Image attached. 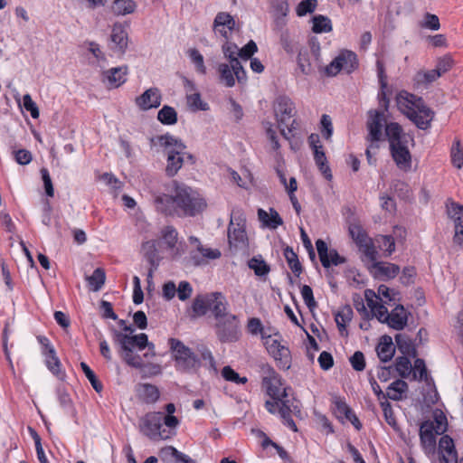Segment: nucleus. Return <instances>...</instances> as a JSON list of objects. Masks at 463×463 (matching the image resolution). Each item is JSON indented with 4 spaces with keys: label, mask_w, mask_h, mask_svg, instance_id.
I'll return each instance as SVG.
<instances>
[{
    "label": "nucleus",
    "mask_w": 463,
    "mask_h": 463,
    "mask_svg": "<svg viewBox=\"0 0 463 463\" xmlns=\"http://www.w3.org/2000/svg\"><path fill=\"white\" fill-rule=\"evenodd\" d=\"M156 210L165 215L195 216L207 207L204 197L195 189L177 181L152 192Z\"/></svg>",
    "instance_id": "1"
},
{
    "label": "nucleus",
    "mask_w": 463,
    "mask_h": 463,
    "mask_svg": "<svg viewBox=\"0 0 463 463\" xmlns=\"http://www.w3.org/2000/svg\"><path fill=\"white\" fill-rule=\"evenodd\" d=\"M115 340L120 345V355L123 361L133 368L143 369L144 367L142 357L133 351L135 347L138 350L147 347L148 351L144 354L146 358L156 354L154 344L148 342L147 335L144 333L129 335L127 333L116 332Z\"/></svg>",
    "instance_id": "2"
},
{
    "label": "nucleus",
    "mask_w": 463,
    "mask_h": 463,
    "mask_svg": "<svg viewBox=\"0 0 463 463\" xmlns=\"http://www.w3.org/2000/svg\"><path fill=\"white\" fill-rule=\"evenodd\" d=\"M396 103L399 110L419 128L427 129L430 127L434 112L421 98L401 91L396 97Z\"/></svg>",
    "instance_id": "3"
},
{
    "label": "nucleus",
    "mask_w": 463,
    "mask_h": 463,
    "mask_svg": "<svg viewBox=\"0 0 463 463\" xmlns=\"http://www.w3.org/2000/svg\"><path fill=\"white\" fill-rule=\"evenodd\" d=\"M154 142L162 149L166 158L165 174L167 176L173 177L178 173L184 165L185 156L192 157L186 153V146L182 140L170 134L158 136Z\"/></svg>",
    "instance_id": "4"
},
{
    "label": "nucleus",
    "mask_w": 463,
    "mask_h": 463,
    "mask_svg": "<svg viewBox=\"0 0 463 463\" xmlns=\"http://www.w3.org/2000/svg\"><path fill=\"white\" fill-rule=\"evenodd\" d=\"M140 431L152 440H165L176 434L164 424V412L151 411L145 414L139 421Z\"/></svg>",
    "instance_id": "5"
},
{
    "label": "nucleus",
    "mask_w": 463,
    "mask_h": 463,
    "mask_svg": "<svg viewBox=\"0 0 463 463\" xmlns=\"http://www.w3.org/2000/svg\"><path fill=\"white\" fill-rule=\"evenodd\" d=\"M169 344L177 370L194 372L201 366L199 358L181 341L171 338Z\"/></svg>",
    "instance_id": "6"
},
{
    "label": "nucleus",
    "mask_w": 463,
    "mask_h": 463,
    "mask_svg": "<svg viewBox=\"0 0 463 463\" xmlns=\"http://www.w3.org/2000/svg\"><path fill=\"white\" fill-rule=\"evenodd\" d=\"M266 409L270 413L279 412L282 418L284 424L293 431H297V425L291 418V414H298L300 412L299 402L296 399H272L265 402Z\"/></svg>",
    "instance_id": "7"
},
{
    "label": "nucleus",
    "mask_w": 463,
    "mask_h": 463,
    "mask_svg": "<svg viewBox=\"0 0 463 463\" xmlns=\"http://www.w3.org/2000/svg\"><path fill=\"white\" fill-rule=\"evenodd\" d=\"M357 67V55L352 51L342 50L328 65L323 68L322 71L327 77H335L340 72L349 74Z\"/></svg>",
    "instance_id": "8"
},
{
    "label": "nucleus",
    "mask_w": 463,
    "mask_h": 463,
    "mask_svg": "<svg viewBox=\"0 0 463 463\" xmlns=\"http://www.w3.org/2000/svg\"><path fill=\"white\" fill-rule=\"evenodd\" d=\"M274 114L280 129V133L285 138H288V134L292 131V117L294 115V103L285 96L279 97L274 103Z\"/></svg>",
    "instance_id": "9"
},
{
    "label": "nucleus",
    "mask_w": 463,
    "mask_h": 463,
    "mask_svg": "<svg viewBox=\"0 0 463 463\" xmlns=\"http://www.w3.org/2000/svg\"><path fill=\"white\" fill-rule=\"evenodd\" d=\"M372 317L394 330H402L407 326L409 312L402 305L396 306L390 313L386 307H377Z\"/></svg>",
    "instance_id": "10"
},
{
    "label": "nucleus",
    "mask_w": 463,
    "mask_h": 463,
    "mask_svg": "<svg viewBox=\"0 0 463 463\" xmlns=\"http://www.w3.org/2000/svg\"><path fill=\"white\" fill-rule=\"evenodd\" d=\"M264 345L268 353L273 357L277 365L288 370L291 365V353L288 347L282 344L279 334L264 336Z\"/></svg>",
    "instance_id": "11"
},
{
    "label": "nucleus",
    "mask_w": 463,
    "mask_h": 463,
    "mask_svg": "<svg viewBox=\"0 0 463 463\" xmlns=\"http://www.w3.org/2000/svg\"><path fill=\"white\" fill-rule=\"evenodd\" d=\"M385 121V114L383 111L372 110L369 112L367 128L369 131L368 140L371 142L366 148L365 154L369 163H371L372 150L378 148L377 143L383 138V124Z\"/></svg>",
    "instance_id": "12"
},
{
    "label": "nucleus",
    "mask_w": 463,
    "mask_h": 463,
    "mask_svg": "<svg viewBox=\"0 0 463 463\" xmlns=\"http://www.w3.org/2000/svg\"><path fill=\"white\" fill-rule=\"evenodd\" d=\"M38 343L41 345V354L44 358V363L48 370L59 379H63L65 373L61 368V363L56 354L54 346L50 340L43 335L37 336Z\"/></svg>",
    "instance_id": "13"
},
{
    "label": "nucleus",
    "mask_w": 463,
    "mask_h": 463,
    "mask_svg": "<svg viewBox=\"0 0 463 463\" xmlns=\"http://www.w3.org/2000/svg\"><path fill=\"white\" fill-rule=\"evenodd\" d=\"M228 240L231 247L243 250L248 246V237L245 232L244 220L239 214L234 213L231 216V222L228 228Z\"/></svg>",
    "instance_id": "14"
},
{
    "label": "nucleus",
    "mask_w": 463,
    "mask_h": 463,
    "mask_svg": "<svg viewBox=\"0 0 463 463\" xmlns=\"http://www.w3.org/2000/svg\"><path fill=\"white\" fill-rule=\"evenodd\" d=\"M216 334L222 342H234L239 338V321L230 314L216 321Z\"/></svg>",
    "instance_id": "15"
},
{
    "label": "nucleus",
    "mask_w": 463,
    "mask_h": 463,
    "mask_svg": "<svg viewBox=\"0 0 463 463\" xmlns=\"http://www.w3.org/2000/svg\"><path fill=\"white\" fill-rule=\"evenodd\" d=\"M189 241L194 247V250L190 252V258L195 266L205 264L209 260H217L222 255L218 249L203 245L196 237L191 236Z\"/></svg>",
    "instance_id": "16"
},
{
    "label": "nucleus",
    "mask_w": 463,
    "mask_h": 463,
    "mask_svg": "<svg viewBox=\"0 0 463 463\" xmlns=\"http://www.w3.org/2000/svg\"><path fill=\"white\" fill-rule=\"evenodd\" d=\"M393 295V290L385 285L379 286L377 293L372 289H366L364 291V298L367 307L371 309L372 316H373L374 307L375 308L377 307H385L388 302L394 299Z\"/></svg>",
    "instance_id": "17"
},
{
    "label": "nucleus",
    "mask_w": 463,
    "mask_h": 463,
    "mask_svg": "<svg viewBox=\"0 0 463 463\" xmlns=\"http://www.w3.org/2000/svg\"><path fill=\"white\" fill-rule=\"evenodd\" d=\"M263 384L272 399H290L288 393V389L284 386L280 377L273 370H270L269 374L263 378Z\"/></svg>",
    "instance_id": "18"
},
{
    "label": "nucleus",
    "mask_w": 463,
    "mask_h": 463,
    "mask_svg": "<svg viewBox=\"0 0 463 463\" xmlns=\"http://www.w3.org/2000/svg\"><path fill=\"white\" fill-rule=\"evenodd\" d=\"M161 91L156 87L146 90L141 95L135 99L136 106L144 111L158 108L161 105Z\"/></svg>",
    "instance_id": "19"
},
{
    "label": "nucleus",
    "mask_w": 463,
    "mask_h": 463,
    "mask_svg": "<svg viewBox=\"0 0 463 463\" xmlns=\"http://www.w3.org/2000/svg\"><path fill=\"white\" fill-rule=\"evenodd\" d=\"M128 70L127 66L114 67L104 71L101 80L109 89H117L127 81Z\"/></svg>",
    "instance_id": "20"
},
{
    "label": "nucleus",
    "mask_w": 463,
    "mask_h": 463,
    "mask_svg": "<svg viewBox=\"0 0 463 463\" xmlns=\"http://www.w3.org/2000/svg\"><path fill=\"white\" fill-rule=\"evenodd\" d=\"M316 246L320 261L325 268L337 266L345 262V259L335 250H328L326 243L323 240H317Z\"/></svg>",
    "instance_id": "21"
},
{
    "label": "nucleus",
    "mask_w": 463,
    "mask_h": 463,
    "mask_svg": "<svg viewBox=\"0 0 463 463\" xmlns=\"http://www.w3.org/2000/svg\"><path fill=\"white\" fill-rule=\"evenodd\" d=\"M183 82L189 108L194 111L207 110L209 106L206 102L202 100L200 93L197 92L195 83L185 77L183 79Z\"/></svg>",
    "instance_id": "22"
},
{
    "label": "nucleus",
    "mask_w": 463,
    "mask_h": 463,
    "mask_svg": "<svg viewBox=\"0 0 463 463\" xmlns=\"http://www.w3.org/2000/svg\"><path fill=\"white\" fill-rule=\"evenodd\" d=\"M218 71L220 73L221 81L229 88H232L235 85L236 80L239 83H245L247 80L246 71L243 70V75L241 76L239 70L235 69L234 64L231 63H221L218 67Z\"/></svg>",
    "instance_id": "23"
},
{
    "label": "nucleus",
    "mask_w": 463,
    "mask_h": 463,
    "mask_svg": "<svg viewBox=\"0 0 463 463\" xmlns=\"http://www.w3.org/2000/svg\"><path fill=\"white\" fill-rule=\"evenodd\" d=\"M234 18L226 12H220L216 14L213 21V31L225 39H228L235 27Z\"/></svg>",
    "instance_id": "24"
},
{
    "label": "nucleus",
    "mask_w": 463,
    "mask_h": 463,
    "mask_svg": "<svg viewBox=\"0 0 463 463\" xmlns=\"http://www.w3.org/2000/svg\"><path fill=\"white\" fill-rule=\"evenodd\" d=\"M391 153L397 166L403 171H409L411 167V156L407 147V143H400L397 146H390Z\"/></svg>",
    "instance_id": "25"
},
{
    "label": "nucleus",
    "mask_w": 463,
    "mask_h": 463,
    "mask_svg": "<svg viewBox=\"0 0 463 463\" xmlns=\"http://www.w3.org/2000/svg\"><path fill=\"white\" fill-rule=\"evenodd\" d=\"M440 463H458V453L453 439L444 435L439 441Z\"/></svg>",
    "instance_id": "26"
},
{
    "label": "nucleus",
    "mask_w": 463,
    "mask_h": 463,
    "mask_svg": "<svg viewBox=\"0 0 463 463\" xmlns=\"http://www.w3.org/2000/svg\"><path fill=\"white\" fill-rule=\"evenodd\" d=\"M436 430L434 422L426 420L420 424V443L426 452H431L436 445Z\"/></svg>",
    "instance_id": "27"
},
{
    "label": "nucleus",
    "mask_w": 463,
    "mask_h": 463,
    "mask_svg": "<svg viewBox=\"0 0 463 463\" xmlns=\"http://www.w3.org/2000/svg\"><path fill=\"white\" fill-rule=\"evenodd\" d=\"M209 303V311L213 313L216 321L231 314L227 310L228 302L226 300V298L222 293H210Z\"/></svg>",
    "instance_id": "28"
},
{
    "label": "nucleus",
    "mask_w": 463,
    "mask_h": 463,
    "mask_svg": "<svg viewBox=\"0 0 463 463\" xmlns=\"http://www.w3.org/2000/svg\"><path fill=\"white\" fill-rule=\"evenodd\" d=\"M110 48L115 52L123 53L128 47V33L126 27L119 23L113 25L110 34Z\"/></svg>",
    "instance_id": "29"
},
{
    "label": "nucleus",
    "mask_w": 463,
    "mask_h": 463,
    "mask_svg": "<svg viewBox=\"0 0 463 463\" xmlns=\"http://www.w3.org/2000/svg\"><path fill=\"white\" fill-rule=\"evenodd\" d=\"M385 127V136L388 138L390 146H397L400 143H408L410 137H408L402 127L396 122L387 123L383 122V127Z\"/></svg>",
    "instance_id": "30"
},
{
    "label": "nucleus",
    "mask_w": 463,
    "mask_h": 463,
    "mask_svg": "<svg viewBox=\"0 0 463 463\" xmlns=\"http://www.w3.org/2000/svg\"><path fill=\"white\" fill-rule=\"evenodd\" d=\"M161 235L167 248L173 250V255L181 256L184 253L182 244L179 243L177 245L178 232L173 226L165 227L161 232Z\"/></svg>",
    "instance_id": "31"
},
{
    "label": "nucleus",
    "mask_w": 463,
    "mask_h": 463,
    "mask_svg": "<svg viewBox=\"0 0 463 463\" xmlns=\"http://www.w3.org/2000/svg\"><path fill=\"white\" fill-rule=\"evenodd\" d=\"M258 217L262 225L270 230H276L279 226L283 224L282 218L273 208H269V211L259 209Z\"/></svg>",
    "instance_id": "32"
},
{
    "label": "nucleus",
    "mask_w": 463,
    "mask_h": 463,
    "mask_svg": "<svg viewBox=\"0 0 463 463\" xmlns=\"http://www.w3.org/2000/svg\"><path fill=\"white\" fill-rule=\"evenodd\" d=\"M370 269L376 277L383 279H392L400 272L398 265L383 261L373 263Z\"/></svg>",
    "instance_id": "33"
},
{
    "label": "nucleus",
    "mask_w": 463,
    "mask_h": 463,
    "mask_svg": "<svg viewBox=\"0 0 463 463\" xmlns=\"http://www.w3.org/2000/svg\"><path fill=\"white\" fill-rule=\"evenodd\" d=\"M222 49L223 55L229 61V63L234 64L235 69L239 70V75L242 76L243 67L238 59L240 57L239 47L233 43L226 42L222 45Z\"/></svg>",
    "instance_id": "34"
},
{
    "label": "nucleus",
    "mask_w": 463,
    "mask_h": 463,
    "mask_svg": "<svg viewBox=\"0 0 463 463\" xmlns=\"http://www.w3.org/2000/svg\"><path fill=\"white\" fill-rule=\"evenodd\" d=\"M395 352L392 340L390 336H383L376 346V353L379 359L385 363L390 361Z\"/></svg>",
    "instance_id": "35"
},
{
    "label": "nucleus",
    "mask_w": 463,
    "mask_h": 463,
    "mask_svg": "<svg viewBox=\"0 0 463 463\" xmlns=\"http://www.w3.org/2000/svg\"><path fill=\"white\" fill-rule=\"evenodd\" d=\"M333 404H334L335 413L336 414V416L338 418H341L343 420L344 419L348 420L352 423H354V420L358 421V419L355 416V414L353 412V411L349 408V406L346 404V402L343 399H341L339 397H335L334 399Z\"/></svg>",
    "instance_id": "36"
},
{
    "label": "nucleus",
    "mask_w": 463,
    "mask_h": 463,
    "mask_svg": "<svg viewBox=\"0 0 463 463\" xmlns=\"http://www.w3.org/2000/svg\"><path fill=\"white\" fill-rule=\"evenodd\" d=\"M271 9L277 24L283 25L289 12L288 0H271Z\"/></svg>",
    "instance_id": "37"
},
{
    "label": "nucleus",
    "mask_w": 463,
    "mask_h": 463,
    "mask_svg": "<svg viewBox=\"0 0 463 463\" xmlns=\"http://www.w3.org/2000/svg\"><path fill=\"white\" fill-rule=\"evenodd\" d=\"M110 8L115 15L123 16L134 13L137 5L134 0H114Z\"/></svg>",
    "instance_id": "38"
},
{
    "label": "nucleus",
    "mask_w": 463,
    "mask_h": 463,
    "mask_svg": "<svg viewBox=\"0 0 463 463\" xmlns=\"http://www.w3.org/2000/svg\"><path fill=\"white\" fill-rule=\"evenodd\" d=\"M137 392L140 398L146 403H155L160 395L157 387L150 383L140 384Z\"/></svg>",
    "instance_id": "39"
},
{
    "label": "nucleus",
    "mask_w": 463,
    "mask_h": 463,
    "mask_svg": "<svg viewBox=\"0 0 463 463\" xmlns=\"http://www.w3.org/2000/svg\"><path fill=\"white\" fill-rule=\"evenodd\" d=\"M314 153V159L316 162V165H317L318 169L322 173V175L325 176V178L328 181H330L333 177L331 169L329 165H327V159L325 155V152L323 150V147L316 148Z\"/></svg>",
    "instance_id": "40"
},
{
    "label": "nucleus",
    "mask_w": 463,
    "mask_h": 463,
    "mask_svg": "<svg viewBox=\"0 0 463 463\" xmlns=\"http://www.w3.org/2000/svg\"><path fill=\"white\" fill-rule=\"evenodd\" d=\"M407 390L408 384L404 381L396 380L389 385L385 396L393 401H400Z\"/></svg>",
    "instance_id": "41"
},
{
    "label": "nucleus",
    "mask_w": 463,
    "mask_h": 463,
    "mask_svg": "<svg viewBox=\"0 0 463 463\" xmlns=\"http://www.w3.org/2000/svg\"><path fill=\"white\" fill-rule=\"evenodd\" d=\"M439 77V73L435 69L430 71H419L414 75L413 80L418 87H426L437 80Z\"/></svg>",
    "instance_id": "42"
},
{
    "label": "nucleus",
    "mask_w": 463,
    "mask_h": 463,
    "mask_svg": "<svg viewBox=\"0 0 463 463\" xmlns=\"http://www.w3.org/2000/svg\"><path fill=\"white\" fill-rule=\"evenodd\" d=\"M348 231L351 238L354 240L356 245L368 241L370 239L362 227L361 223L356 220L349 223Z\"/></svg>",
    "instance_id": "43"
},
{
    "label": "nucleus",
    "mask_w": 463,
    "mask_h": 463,
    "mask_svg": "<svg viewBox=\"0 0 463 463\" xmlns=\"http://www.w3.org/2000/svg\"><path fill=\"white\" fill-rule=\"evenodd\" d=\"M353 310L350 306L342 307L335 315V320L341 333L345 331L346 325L352 320Z\"/></svg>",
    "instance_id": "44"
},
{
    "label": "nucleus",
    "mask_w": 463,
    "mask_h": 463,
    "mask_svg": "<svg viewBox=\"0 0 463 463\" xmlns=\"http://www.w3.org/2000/svg\"><path fill=\"white\" fill-rule=\"evenodd\" d=\"M297 63L302 74L311 75L314 72V67L310 60V53L307 49L298 51Z\"/></svg>",
    "instance_id": "45"
},
{
    "label": "nucleus",
    "mask_w": 463,
    "mask_h": 463,
    "mask_svg": "<svg viewBox=\"0 0 463 463\" xmlns=\"http://www.w3.org/2000/svg\"><path fill=\"white\" fill-rule=\"evenodd\" d=\"M312 31L316 33H329L332 31V23L327 16L317 14L312 18Z\"/></svg>",
    "instance_id": "46"
},
{
    "label": "nucleus",
    "mask_w": 463,
    "mask_h": 463,
    "mask_svg": "<svg viewBox=\"0 0 463 463\" xmlns=\"http://www.w3.org/2000/svg\"><path fill=\"white\" fill-rule=\"evenodd\" d=\"M248 266L258 277H265L270 271L269 266L260 256L250 259L248 262Z\"/></svg>",
    "instance_id": "47"
},
{
    "label": "nucleus",
    "mask_w": 463,
    "mask_h": 463,
    "mask_svg": "<svg viewBox=\"0 0 463 463\" xmlns=\"http://www.w3.org/2000/svg\"><path fill=\"white\" fill-rule=\"evenodd\" d=\"M357 246L359 248V250L363 253L364 260L370 262V267H373V264L377 262L376 259L378 252L375 247L373 246L372 240L369 239L368 241L361 243Z\"/></svg>",
    "instance_id": "48"
},
{
    "label": "nucleus",
    "mask_w": 463,
    "mask_h": 463,
    "mask_svg": "<svg viewBox=\"0 0 463 463\" xmlns=\"http://www.w3.org/2000/svg\"><path fill=\"white\" fill-rule=\"evenodd\" d=\"M175 410V405L174 403H167L165 406V414L164 413V424L174 431H176V429L180 424V420L174 415Z\"/></svg>",
    "instance_id": "49"
},
{
    "label": "nucleus",
    "mask_w": 463,
    "mask_h": 463,
    "mask_svg": "<svg viewBox=\"0 0 463 463\" xmlns=\"http://www.w3.org/2000/svg\"><path fill=\"white\" fill-rule=\"evenodd\" d=\"M105 279V271L100 268L96 269L93 273L87 278V281L92 291H99L104 285Z\"/></svg>",
    "instance_id": "50"
},
{
    "label": "nucleus",
    "mask_w": 463,
    "mask_h": 463,
    "mask_svg": "<svg viewBox=\"0 0 463 463\" xmlns=\"http://www.w3.org/2000/svg\"><path fill=\"white\" fill-rule=\"evenodd\" d=\"M157 119L164 125H174L177 121V113L170 106H164L157 113Z\"/></svg>",
    "instance_id": "51"
},
{
    "label": "nucleus",
    "mask_w": 463,
    "mask_h": 463,
    "mask_svg": "<svg viewBox=\"0 0 463 463\" xmlns=\"http://www.w3.org/2000/svg\"><path fill=\"white\" fill-rule=\"evenodd\" d=\"M280 43L287 53L292 54L298 50V40L288 30L281 33Z\"/></svg>",
    "instance_id": "52"
},
{
    "label": "nucleus",
    "mask_w": 463,
    "mask_h": 463,
    "mask_svg": "<svg viewBox=\"0 0 463 463\" xmlns=\"http://www.w3.org/2000/svg\"><path fill=\"white\" fill-rule=\"evenodd\" d=\"M187 55L194 64L196 71L202 75L206 74V67L204 65L203 56L195 48H191L187 51Z\"/></svg>",
    "instance_id": "53"
},
{
    "label": "nucleus",
    "mask_w": 463,
    "mask_h": 463,
    "mask_svg": "<svg viewBox=\"0 0 463 463\" xmlns=\"http://www.w3.org/2000/svg\"><path fill=\"white\" fill-rule=\"evenodd\" d=\"M393 371H396L402 378L410 377L412 371V365L410 359L405 356L397 357Z\"/></svg>",
    "instance_id": "54"
},
{
    "label": "nucleus",
    "mask_w": 463,
    "mask_h": 463,
    "mask_svg": "<svg viewBox=\"0 0 463 463\" xmlns=\"http://www.w3.org/2000/svg\"><path fill=\"white\" fill-rule=\"evenodd\" d=\"M209 294H206L195 298L192 307L196 316H203L209 311Z\"/></svg>",
    "instance_id": "55"
},
{
    "label": "nucleus",
    "mask_w": 463,
    "mask_h": 463,
    "mask_svg": "<svg viewBox=\"0 0 463 463\" xmlns=\"http://www.w3.org/2000/svg\"><path fill=\"white\" fill-rule=\"evenodd\" d=\"M445 209L448 218L452 220L457 216H463V204H460L451 198H448L445 202Z\"/></svg>",
    "instance_id": "56"
},
{
    "label": "nucleus",
    "mask_w": 463,
    "mask_h": 463,
    "mask_svg": "<svg viewBox=\"0 0 463 463\" xmlns=\"http://www.w3.org/2000/svg\"><path fill=\"white\" fill-rule=\"evenodd\" d=\"M381 250L384 252L385 256L392 255L395 250V240L392 235H381L377 239Z\"/></svg>",
    "instance_id": "57"
},
{
    "label": "nucleus",
    "mask_w": 463,
    "mask_h": 463,
    "mask_svg": "<svg viewBox=\"0 0 463 463\" xmlns=\"http://www.w3.org/2000/svg\"><path fill=\"white\" fill-rule=\"evenodd\" d=\"M248 331L253 335H260L262 340L264 341V336H271V334H268L267 331L264 329L261 321L259 318L252 317L248 321L247 325Z\"/></svg>",
    "instance_id": "58"
},
{
    "label": "nucleus",
    "mask_w": 463,
    "mask_h": 463,
    "mask_svg": "<svg viewBox=\"0 0 463 463\" xmlns=\"http://www.w3.org/2000/svg\"><path fill=\"white\" fill-rule=\"evenodd\" d=\"M421 28L438 31L440 28L439 19L436 14L426 13L423 19L419 23Z\"/></svg>",
    "instance_id": "59"
},
{
    "label": "nucleus",
    "mask_w": 463,
    "mask_h": 463,
    "mask_svg": "<svg viewBox=\"0 0 463 463\" xmlns=\"http://www.w3.org/2000/svg\"><path fill=\"white\" fill-rule=\"evenodd\" d=\"M451 162L457 168H461L463 165V150L459 140H456L451 147Z\"/></svg>",
    "instance_id": "60"
},
{
    "label": "nucleus",
    "mask_w": 463,
    "mask_h": 463,
    "mask_svg": "<svg viewBox=\"0 0 463 463\" xmlns=\"http://www.w3.org/2000/svg\"><path fill=\"white\" fill-rule=\"evenodd\" d=\"M433 417H434L433 422H434L436 433L437 434L444 433L447 430V425H448L447 418H446L445 414L441 411L436 410L433 412Z\"/></svg>",
    "instance_id": "61"
},
{
    "label": "nucleus",
    "mask_w": 463,
    "mask_h": 463,
    "mask_svg": "<svg viewBox=\"0 0 463 463\" xmlns=\"http://www.w3.org/2000/svg\"><path fill=\"white\" fill-rule=\"evenodd\" d=\"M317 5V0H302L296 8L298 16H304L315 11Z\"/></svg>",
    "instance_id": "62"
},
{
    "label": "nucleus",
    "mask_w": 463,
    "mask_h": 463,
    "mask_svg": "<svg viewBox=\"0 0 463 463\" xmlns=\"http://www.w3.org/2000/svg\"><path fill=\"white\" fill-rule=\"evenodd\" d=\"M380 404H381V407H382V410H383V416H384V419H385L386 422L391 427L396 429L397 422H396V420H395V417H394V414H393L391 403L387 400H384V401H381Z\"/></svg>",
    "instance_id": "63"
},
{
    "label": "nucleus",
    "mask_w": 463,
    "mask_h": 463,
    "mask_svg": "<svg viewBox=\"0 0 463 463\" xmlns=\"http://www.w3.org/2000/svg\"><path fill=\"white\" fill-rule=\"evenodd\" d=\"M163 453H165L167 455H171L174 457L177 461L183 462V463H195L194 459H192L189 456L178 451L175 448L169 446L165 448L162 450Z\"/></svg>",
    "instance_id": "64"
}]
</instances>
